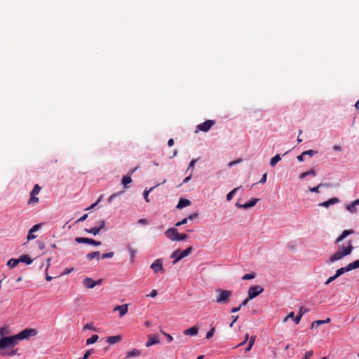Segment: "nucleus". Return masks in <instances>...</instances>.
<instances>
[{"mask_svg": "<svg viewBox=\"0 0 359 359\" xmlns=\"http://www.w3.org/2000/svg\"><path fill=\"white\" fill-rule=\"evenodd\" d=\"M353 250L351 241L348 242L347 246L341 245L339 247L338 250L334 253L329 259L328 262L332 263L339 259H341L344 257L350 255Z\"/></svg>", "mask_w": 359, "mask_h": 359, "instance_id": "nucleus-1", "label": "nucleus"}, {"mask_svg": "<svg viewBox=\"0 0 359 359\" xmlns=\"http://www.w3.org/2000/svg\"><path fill=\"white\" fill-rule=\"evenodd\" d=\"M216 292V302L220 304H228L231 297L232 292L222 289H217Z\"/></svg>", "mask_w": 359, "mask_h": 359, "instance_id": "nucleus-2", "label": "nucleus"}, {"mask_svg": "<svg viewBox=\"0 0 359 359\" xmlns=\"http://www.w3.org/2000/svg\"><path fill=\"white\" fill-rule=\"evenodd\" d=\"M18 344L16 335L11 337H1L0 339V350L6 348H13Z\"/></svg>", "mask_w": 359, "mask_h": 359, "instance_id": "nucleus-3", "label": "nucleus"}, {"mask_svg": "<svg viewBox=\"0 0 359 359\" xmlns=\"http://www.w3.org/2000/svg\"><path fill=\"white\" fill-rule=\"evenodd\" d=\"M38 334V331L34 328H27L16 334L18 340L29 339L31 337H34Z\"/></svg>", "mask_w": 359, "mask_h": 359, "instance_id": "nucleus-4", "label": "nucleus"}, {"mask_svg": "<svg viewBox=\"0 0 359 359\" xmlns=\"http://www.w3.org/2000/svg\"><path fill=\"white\" fill-rule=\"evenodd\" d=\"M264 291V288L261 285H253L249 287L248 294L249 299H254Z\"/></svg>", "mask_w": 359, "mask_h": 359, "instance_id": "nucleus-5", "label": "nucleus"}, {"mask_svg": "<svg viewBox=\"0 0 359 359\" xmlns=\"http://www.w3.org/2000/svg\"><path fill=\"white\" fill-rule=\"evenodd\" d=\"M41 191V187L39 184H35L32 192L30 193V198L28 204H36L39 202V198L36 197V195L39 194Z\"/></svg>", "mask_w": 359, "mask_h": 359, "instance_id": "nucleus-6", "label": "nucleus"}, {"mask_svg": "<svg viewBox=\"0 0 359 359\" xmlns=\"http://www.w3.org/2000/svg\"><path fill=\"white\" fill-rule=\"evenodd\" d=\"M215 123V121L214 120H207L205 122L198 125L196 126L197 130L203 131V132H208L212 126H214Z\"/></svg>", "mask_w": 359, "mask_h": 359, "instance_id": "nucleus-7", "label": "nucleus"}, {"mask_svg": "<svg viewBox=\"0 0 359 359\" xmlns=\"http://www.w3.org/2000/svg\"><path fill=\"white\" fill-rule=\"evenodd\" d=\"M75 241L78 243H86L89 245H93L95 246H98L101 245V242L97 241L92 238H83V237H76L75 238Z\"/></svg>", "mask_w": 359, "mask_h": 359, "instance_id": "nucleus-8", "label": "nucleus"}, {"mask_svg": "<svg viewBox=\"0 0 359 359\" xmlns=\"http://www.w3.org/2000/svg\"><path fill=\"white\" fill-rule=\"evenodd\" d=\"M102 283V280H98L97 281H95L91 278L86 277L83 281V285L88 289H92L95 287L97 285H100Z\"/></svg>", "mask_w": 359, "mask_h": 359, "instance_id": "nucleus-9", "label": "nucleus"}, {"mask_svg": "<svg viewBox=\"0 0 359 359\" xmlns=\"http://www.w3.org/2000/svg\"><path fill=\"white\" fill-rule=\"evenodd\" d=\"M151 269L156 273L159 271L164 272L163 267V261L161 259H156L151 265Z\"/></svg>", "mask_w": 359, "mask_h": 359, "instance_id": "nucleus-10", "label": "nucleus"}, {"mask_svg": "<svg viewBox=\"0 0 359 359\" xmlns=\"http://www.w3.org/2000/svg\"><path fill=\"white\" fill-rule=\"evenodd\" d=\"M192 250H193V248L191 246H190V247L187 248V249H185L184 250H183L182 252L180 251L179 255L177 257V258L175 259H174L173 264H175L177 263L182 259H183L184 257L190 255L191 253Z\"/></svg>", "mask_w": 359, "mask_h": 359, "instance_id": "nucleus-11", "label": "nucleus"}, {"mask_svg": "<svg viewBox=\"0 0 359 359\" xmlns=\"http://www.w3.org/2000/svg\"><path fill=\"white\" fill-rule=\"evenodd\" d=\"M165 235L171 241H176V237L178 235V231L176 228H170L165 232Z\"/></svg>", "mask_w": 359, "mask_h": 359, "instance_id": "nucleus-12", "label": "nucleus"}, {"mask_svg": "<svg viewBox=\"0 0 359 359\" xmlns=\"http://www.w3.org/2000/svg\"><path fill=\"white\" fill-rule=\"evenodd\" d=\"M119 311L120 317L126 315L128 311V304H122L119 306H116L114 309V311Z\"/></svg>", "mask_w": 359, "mask_h": 359, "instance_id": "nucleus-13", "label": "nucleus"}, {"mask_svg": "<svg viewBox=\"0 0 359 359\" xmlns=\"http://www.w3.org/2000/svg\"><path fill=\"white\" fill-rule=\"evenodd\" d=\"M339 202V199L338 198H332L326 201H324L319 204L320 206L327 208L330 205L338 203Z\"/></svg>", "mask_w": 359, "mask_h": 359, "instance_id": "nucleus-14", "label": "nucleus"}, {"mask_svg": "<svg viewBox=\"0 0 359 359\" xmlns=\"http://www.w3.org/2000/svg\"><path fill=\"white\" fill-rule=\"evenodd\" d=\"M356 205H359V199L353 201L351 204L346 205V208L351 213H355L357 211Z\"/></svg>", "mask_w": 359, "mask_h": 359, "instance_id": "nucleus-15", "label": "nucleus"}, {"mask_svg": "<svg viewBox=\"0 0 359 359\" xmlns=\"http://www.w3.org/2000/svg\"><path fill=\"white\" fill-rule=\"evenodd\" d=\"M159 342V340H158V338L157 336L153 334V335H149L148 337V341L146 342V344L145 346L147 347H149L152 345H154L156 344H158Z\"/></svg>", "mask_w": 359, "mask_h": 359, "instance_id": "nucleus-16", "label": "nucleus"}, {"mask_svg": "<svg viewBox=\"0 0 359 359\" xmlns=\"http://www.w3.org/2000/svg\"><path fill=\"white\" fill-rule=\"evenodd\" d=\"M354 233V231L352 229L349 230H344L342 233L336 239L335 243H338L341 241H342L346 236L353 234Z\"/></svg>", "mask_w": 359, "mask_h": 359, "instance_id": "nucleus-17", "label": "nucleus"}, {"mask_svg": "<svg viewBox=\"0 0 359 359\" xmlns=\"http://www.w3.org/2000/svg\"><path fill=\"white\" fill-rule=\"evenodd\" d=\"M198 328L196 326L191 327L183 332L184 335L195 336L198 334Z\"/></svg>", "mask_w": 359, "mask_h": 359, "instance_id": "nucleus-18", "label": "nucleus"}, {"mask_svg": "<svg viewBox=\"0 0 359 359\" xmlns=\"http://www.w3.org/2000/svg\"><path fill=\"white\" fill-rule=\"evenodd\" d=\"M121 340V336L116 335V336H111V337H107V342L109 343V344L112 345V344L119 342Z\"/></svg>", "mask_w": 359, "mask_h": 359, "instance_id": "nucleus-19", "label": "nucleus"}, {"mask_svg": "<svg viewBox=\"0 0 359 359\" xmlns=\"http://www.w3.org/2000/svg\"><path fill=\"white\" fill-rule=\"evenodd\" d=\"M190 201L188 199L182 198L179 201L177 208L179 209L185 208L190 205Z\"/></svg>", "mask_w": 359, "mask_h": 359, "instance_id": "nucleus-20", "label": "nucleus"}, {"mask_svg": "<svg viewBox=\"0 0 359 359\" xmlns=\"http://www.w3.org/2000/svg\"><path fill=\"white\" fill-rule=\"evenodd\" d=\"M330 187L329 184L320 183L317 187H309V191L311 192L318 193L319 192V188H320V187Z\"/></svg>", "mask_w": 359, "mask_h": 359, "instance_id": "nucleus-21", "label": "nucleus"}, {"mask_svg": "<svg viewBox=\"0 0 359 359\" xmlns=\"http://www.w3.org/2000/svg\"><path fill=\"white\" fill-rule=\"evenodd\" d=\"M127 250L130 254V261L133 262L135 257L136 250L132 247L131 244H128L127 245Z\"/></svg>", "mask_w": 359, "mask_h": 359, "instance_id": "nucleus-22", "label": "nucleus"}, {"mask_svg": "<svg viewBox=\"0 0 359 359\" xmlns=\"http://www.w3.org/2000/svg\"><path fill=\"white\" fill-rule=\"evenodd\" d=\"M141 351L138 349H133L131 351L127 353V358L138 357L140 355Z\"/></svg>", "mask_w": 359, "mask_h": 359, "instance_id": "nucleus-23", "label": "nucleus"}, {"mask_svg": "<svg viewBox=\"0 0 359 359\" xmlns=\"http://www.w3.org/2000/svg\"><path fill=\"white\" fill-rule=\"evenodd\" d=\"M18 260H20V262H24L27 264H30L32 262V259L27 255L20 256Z\"/></svg>", "mask_w": 359, "mask_h": 359, "instance_id": "nucleus-24", "label": "nucleus"}, {"mask_svg": "<svg viewBox=\"0 0 359 359\" xmlns=\"http://www.w3.org/2000/svg\"><path fill=\"white\" fill-rule=\"evenodd\" d=\"M100 253L98 251H95L91 253H88L86 256L87 259L88 260H92L94 258H96L97 260H99Z\"/></svg>", "mask_w": 359, "mask_h": 359, "instance_id": "nucleus-25", "label": "nucleus"}, {"mask_svg": "<svg viewBox=\"0 0 359 359\" xmlns=\"http://www.w3.org/2000/svg\"><path fill=\"white\" fill-rule=\"evenodd\" d=\"M20 263V260L18 259H11L8 261L7 265L13 269L15 268Z\"/></svg>", "mask_w": 359, "mask_h": 359, "instance_id": "nucleus-26", "label": "nucleus"}, {"mask_svg": "<svg viewBox=\"0 0 359 359\" xmlns=\"http://www.w3.org/2000/svg\"><path fill=\"white\" fill-rule=\"evenodd\" d=\"M348 271H350V269L348 267V265H347L345 267H341V268L339 269L338 270H337L335 274H336V276L339 277L341 275H342L343 273H344L345 272H348Z\"/></svg>", "mask_w": 359, "mask_h": 359, "instance_id": "nucleus-27", "label": "nucleus"}, {"mask_svg": "<svg viewBox=\"0 0 359 359\" xmlns=\"http://www.w3.org/2000/svg\"><path fill=\"white\" fill-rule=\"evenodd\" d=\"M98 338L99 337L97 334L92 335L89 339L86 340V345H90L95 343L97 341Z\"/></svg>", "mask_w": 359, "mask_h": 359, "instance_id": "nucleus-28", "label": "nucleus"}, {"mask_svg": "<svg viewBox=\"0 0 359 359\" xmlns=\"http://www.w3.org/2000/svg\"><path fill=\"white\" fill-rule=\"evenodd\" d=\"M157 186H158V185L154 186V187H153L150 188L149 190H144V193H143V195H144V198L145 201H146L147 203H149V202L150 201H149V192H151V191H153V190H154V189Z\"/></svg>", "mask_w": 359, "mask_h": 359, "instance_id": "nucleus-29", "label": "nucleus"}, {"mask_svg": "<svg viewBox=\"0 0 359 359\" xmlns=\"http://www.w3.org/2000/svg\"><path fill=\"white\" fill-rule=\"evenodd\" d=\"M132 182L131 177L128 175H124L122 177V184L123 185L126 187L128 184H130Z\"/></svg>", "mask_w": 359, "mask_h": 359, "instance_id": "nucleus-30", "label": "nucleus"}, {"mask_svg": "<svg viewBox=\"0 0 359 359\" xmlns=\"http://www.w3.org/2000/svg\"><path fill=\"white\" fill-rule=\"evenodd\" d=\"M240 187H236L235 189H233V190H231L229 193L227 194L226 195V199L227 201H231L233 196L235 195V194L236 193V191L239 189Z\"/></svg>", "mask_w": 359, "mask_h": 359, "instance_id": "nucleus-31", "label": "nucleus"}, {"mask_svg": "<svg viewBox=\"0 0 359 359\" xmlns=\"http://www.w3.org/2000/svg\"><path fill=\"white\" fill-rule=\"evenodd\" d=\"M350 269V271L355 269L359 267V259L354 261L348 264Z\"/></svg>", "mask_w": 359, "mask_h": 359, "instance_id": "nucleus-32", "label": "nucleus"}, {"mask_svg": "<svg viewBox=\"0 0 359 359\" xmlns=\"http://www.w3.org/2000/svg\"><path fill=\"white\" fill-rule=\"evenodd\" d=\"M281 159L279 154L276 155L271 159V166H274Z\"/></svg>", "mask_w": 359, "mask_h": 359, "instance_id": "nucleus-33", "label": "nucleus"}, {"mask_svg": "<svg viewBox=\"0 0 359 359\" xmlns=\"http://www.w3.org/2000/svg\"><path fill=\"white\" fill-rule=\"evenodd\" d=\"M302 309H303V307H301L299 309V314L294 318V320L296 324H299L300 320H301V318H302V317L303 316Z\"/></svg>", "mask_w": 359, "mask_h": 359, "instance_id": "nucleus-34", "label": "nucleus"}, {"mask_svg": "<svg viewBox=\"0 0 359 359\" xmlns=\"http://www.w3.org/2000/svg\"><path fill=\"white\" fill-rule=\"evenodd\" d=\"M255 277V273H246L245 274L243 277H242V280H250V279H252Z\"/></svg>", "mask_w": 359, "mask_h": 359, "instance_id": "nucleus-35", "label": "nucleus"}, {"mask_svg": "<svg viewBox=\"0 0 359 359\" xmlns=\"http://www.w3.org/2000/svg\"><path fill=\"white\" fill-rule=\"evenodd\" d=\"M86 231H87L88 233H93L94 236H96L100 232L99 229H97V227H93L90 229H86Z\"/></svg>", "mask_w": 359, "mask_h": 359, "instance_id": "nucleus-36", "label": "nucleus"}, {"mask_svg": "<svg viewBox=\"0 0 359 359\" xmlns=\"http://www.w3.org/2000/svg\"><path fill=\"white\" fill-rule=\"evenodd\" d=\"M258 201L259 199L257 198H252V200H250L249 202L247 203L248 208H250L255 206Z\"/></svg>", "mask_w": 359, "mask_h": 359, "instance_id": "nucleus-37", "label": "nucleus"}, {"mask_svg": "<svg viewBox=\"0 0 359 359\" xmlns=\"http://www.w3.org/2000/svg\"><path fill=\"white\" fill-rule=\"evenodd\" d=\"M258 201L259 199L257 198H252V200H250L249 202L247 203L248 208H250L255 206Z\"/></svg>", "mask_w": 359, "mask_h": 359, "instance_id": "nucleus-38", "label": "nucleus"}, {"mask_svg": "<svg viewBox=\"0 0 359 359\" xmlns=\"http://www.w3.org/2000/svg\"><path fill=\"white\" fill-rule=\"evenodd\" d=\"M215 327H212L209 332L206 334V339H210L211 337H212V336L214 335L215 334Z\"/></svg>", "mask_w": 359, "mask_h": 359, "instance_id": "nucleus-39", "label": "nucleus"}, {"mask_svg": "<svg viewBox=\"0 0 359 359\" xmlns=\"http://www.w3.org/2000/svg\"><path fill=\"white\" fill-rule=\"evenodd\" d=\"M187 234H184V233H178V235L176 237V241H184V240H186L187 238Z\"/></svg>", "mask_w": 359, "mask_h": 359, "instance_id": "nucleus-40", "label": "nucleus"}, {"mask_svg": "<svg viewBox=\"0 0 359 359\" xmlns=\"http://www.w3.org/2000/svg\"><path fill=\"white\" fill-rule=\"evenodd\" d=\"M114 255V252H107V253H104L102 255V259H107V258H111L113 257Z\"/></svg>", "mask_w": 359, "mask_h": 359, "instance_id": "nucleus-41", "label": "nucleus"}, {"mask_svg": "<svg viewBox=\"0 0 359 359\" xmlns=\"http://www.w3.org/2000/svg\"><path fill=\"white\" fill-rule=\"evenodd\" d=\"M243 161V159L242 158H238L237 160H235V161H231L228 164V166L229 167H232L236 164H238L240 163H241Z\"/></svg>", "mask_w": 359, "mask_h": 359, "instance_id": "nucleus-42", "label": "nucleus"}, {"mask_svg": "<svg viewBox=\"0 0 359 359\" xmlns=\"http://www.w3.org/2000/svg\"><path fill=\"white\" fill-rule=\"evenodd\" d=\"M318 151H314V150H307V151H305L303 152V155H309L310 156H313L314 154H317Z\"/></svg>", "mask_w": 359, "mask_h": 359, "instance_id": "nucleus-43", "label": "nucleus"}, {"mask_svg": "<svg viewBox=\"0 0 359 359\" xmlns=\"http://www.w3.org/2000/svg\"><path fill=\"white\" fill-rule=\"evenodd\" d=\"M102 198H103V195L100 196V197L97 199V202L93 203V204H92L90 206H89L88 208H86V210H90V209L94 208L97 205V204L101 201Z\"/></svg>", "mask_w": 359, "mask_h": 359, "instance_id": "nucleus-44", "label": "nucleus"}, {"mask_svg": "<svg viewBox=\"0 0 359 359\" xmlns=\"http://www.w3.org/2000/svg\"><path fill=\"white\" fill-rule=\"evenodd\" d=\"M121 194L120 192H117V193H114L113 194H111L107 199L108 202L109 203H111L112 201L118 196H119Z\"/></svg>", "mask_w": 359, "mask_h": 359, "instance_id": "nucleus-45", "label": "nucleus"}, {"mask_svg": "<svg viewBox=\"0 0 359 359\" xmlns=\"http://www.w3.org/2000/svg\"><path fill=\"white\" fill-rule=\"evenodd\" d=\"M254 342H255V337H251L250 342H249V344H248V346L246 348V351H249L252 348V346L254 344Z\"/></svg>", "mask_w": 359, "mask_h": 359, "instance_id": "nucleus-46", "label": "nucleus"}, {"mask_svg": "<svg viewBox=\"0 0 359 359\" xmlns=\"http://www.w3.org/2000/svg\"><path fill=\"white\" fill-rule=\"evenodd\" d=\"M41 227V224H35L34 225L31 229H30V233H34L36 231H38Z\"/></svg>", "mask_w": 359, "mask_h": 359, "instance_id": "nucleus-47", "label": "nucleus"}, {"mask_svg": "<svg viewBox=\"0 0 359 359\" xmlns=\"http://www.w3.org/2000/svg\"><path fill=\"white\" fill-rule=\"evenodd\" d=\"M98 226H96L97 229H99V231H100L101 229H102L105 226V222L104 220H100L98 222Z\"/></svg>", "mask_w": 359, "mask_h": 359, "instance_id": "nucleus-48", "label": "nucleus"}, {"mask_svg": "<svg viewBox=\"0 0 359 359\" xmlns=\"http://www.w3.org/2000/svg\"><path fill=\"white\" fill-rule=\"evenodd\" d=\"M289 318H294V312H290L286 317H285L283 319V323H285Z\"/></svg>", "mask_w": 359, "mask_h": 359, "instance_id": "nucleus-49", "label": "nucleus"}, {"mask_svg": "<svg viewBox=\"0 0 359 359\" xmlns=\"http://www.w3.org/2000/svg\"><path fill=\"white\" fill-rule=\"evenodd\" d=\"M188 221V218L185 217L184 218L182 221L180 222H178L177 223H176L175 226H180L182 224H185Z\"/></svg>", "mask_w": 359, "mask_h": 359, "instance_id": "nucleus-50", "label": "nucleus"}, {"mask_svg": "<svg viewBox=\"0 0 359 359\" xmlns=\"http://www.w3.org/2000/svg\"><path fill=\"white\" fill-rule=\"evenodd\" d=\"M157 295V291L156 290H152L150 292V294H147V297H151L152 298L156 297Z\"/></svg>", "mask_w": 359, "mask_h": 359, "instance_id": "nucleus-51", "label": "nucleus"}, {"mask_svg": "<svg viewBox=\"0 0 359 359\" xmlns=\"http://www.w3.org/2000/svg\"><path fill=\"white\" fill-rule=\"evenodd\" d=\"M337 278H338V276H336V274H335L334 276H333L330 277V278L327 280V281L325 282V284H326V285H327V284H329V283H332V281H334Z\"/></svg>", "mask_w": 359, "mask_h": 359, "instance_id": "nucleus-52", "label": "nucleus"}, {"mask_svg": "<svg viewBox=\"0 0 359 359\" xmlns=\"http://www.w3.org/2000/svg\"><path fill=\"white\" fill-rule=\"evenodd\" d=\"M179 253H180V250L179 249L175 250L171 254V256H170L171 258H175V259L177 258V257L179 255Z\"/></svg>", "mask_w": 359, "mask_h": 359, "instance_id": "nucleus-53", "label": "nucleus"}, {"mask_svg": "<svg viewBox=\"0 0 359 359\" xmlns=\"http://www.w3.org/2000/svg\"><path fill=\"white\" fill-rule=\"evenodd\" d=\"M92 352H93V350H92V349L88 350V351L85 353V354H84V355H83V358L82 359H88V357L90 355V354L92 353Z\"/></svg>", "mask_w": 359, "mask_h": 359, "instance_id": "nucleus-54", "label": "nucleus"}, {"mask_svg": "<svg viewBox=\"0 0 359 359\" xmlns=\"http://www.w3.org/2000/svg\"><path fill=\"white\" fill-rule=\"evenodd\" d=\"M8 355L12 356L15 355H19V353H18V349H13L11 351H9Z\"/></svg>", "mask_w": 359, "mask_h": 359, "instance_id": "nucleus-55", "label": "nucleus"}, {"mask_svg": "<svg viewBox=\"0 0 359 359\" xmlns=\"http://www.w3.org/2000/svg\"><path fill=\"white\" fill-rule=\"evenodd\" d=\"M161 332L167 337L168 342H171L173 340L172 337L169 334H166L163 331H161Z\"/></svg>", "mask_w": 359, "mask_h": 359, "instance_id": "nucleus-56", "label": "nucleus"}, {"mask_svg": "<svg viewBox=\"0 0 359 359\" xmlns=\"http://www.w3.org/2000/svg\"><path fill=\"white\" fill-rule=\"evenodd\" d=\"M36 237L33 233H30V231H29L28 235H27V239L28 240H32L34 239Z\"/></svg>", "mask_w": 359, "mask_h": 359, "instance_id": "nucleus-57", "label": "nucleus"}, {"mask_svg": "<svg viewBox=\"0 0 359 359\" xmlns=\"http://www.w3.org/2000/svg\"><path fill=\"white\" fill-rule=\"evenodd\" d=\"M267 178V173H264L262 176V178L259 180L260 183H265Z\"/></svg>", "mask_w": 359, "mask_h": 359, "instance_id": "nucleus-58", "label": "nucleus"}, {"mask_svg": "<svg viewBox=\"0 0 359 359\" xmlns=\"http://www.w3.org/2000/svg\"><path fill=\"white\" fill-rule=\"evenodd\" d=\"M306 172L308 173V175H312V176L316 175V172L313 169H311L309 171H306Z\"/></svg>", "mask_w": 359, "mask_h": 359, "instance_id": "nucleus-59", "label": "nucleus"}, {"mask_svg": "<svg viewBox=\"0 0 359 359\" xmlns=\"http://www.w3.org/2000/svg\"><path fill=\"white\" fill-rule=\"evenodd\" d=\"M249 299H250L249 297L244 299L240 304L241 307L246 306L249 302Z\"/></svg>", "mask_w": 359, "mask_h": 359, "instance_id": "nucleus-60", "label": "nucleus"}, {"mask_svg": "<svg viewBox=\"0 0 359 359\" xmlns=\"http://www.w3.org/2000/svg\"><path fill=\"white\" fill-rule=\"evenodd\" d=\"M88 217V214H86L84 215H83L81 217H80L77 221L76 222H83L84 220L86 219V218Z\"/></svg>", "mask_w": 359, "mask_h": 359, "instance_id": "nucleus-61", "label": "nucleus"}, {"mask_svg": "<svg viewBox=\"0 0 359 359\" xmlns=\"http://www.w3.org/2000/svg\"><path fill=\"white\" fill-rule=\"evenodd\" d=\"M198 217V213H194L191 215H189L187 218H188V220H192L193 219L196 218Z\"/></svg>", "mask_w": 359, "mask_h": 359, "instance_id": "nucleus-62", "label": "nucleus"}, {"mask_svg": "<svg viewBox=\"0 0 359 359\" xmlns=\"http://www.w3.org/2000/svg\"><path fill=\"white\" fill-rule=\"evenodd\" d=\"M241 309V306L239 305V306L238 307H233L231 309V312L232 313H236V312H238V311H240V309Z\"/></svg>", "mask_w": 359, "mask_h": 359, "instance_id": "nucleus-63", "label": "nucleus"}, {"mask_svg": "<svg viewBox=\"0 0 359 359\" xmlns=\"http://www.w3.org/2000/svg\"><path fill=\"white\" fill-rule=\"evenodd\" d=\"M9 351H4V349L0 350V354L3 356L8 355V353Z\"/></svg>", "mask_w": 359, "mask_h": 359, "instance_id": "nucleus-64", "label": "nucleus"}]
</instances>
